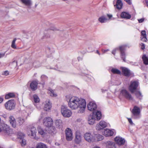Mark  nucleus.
<instances>
[{
	"mask_svg": "<svg viewBox=\"0 0 148 148\" xmlns=\"http://www.w3.org/2000/svg\"><path fill=\"white\" fill-rule=\"evenodd\" d=\"M33 97L34 103H37L40 102V99L37 95H33Z\"/></svg>",
	"mask_w": 148,
	"mask_h": 148,
	"instance_id": "obj_32",
	"label": "nucleus"
},
{
	"mask_svg": "<svg viewBox=\"0 0 148 148\" xmlns=\"http://www.w3.org/2000/svg\"><path fill=\"white\" fill-rule=\"evenodd\" d=\"M41 79L42 81H45L47 80L48 77L46 75H42L41 77Z\"/></svg>",
	"mask_w": 148,
	"mask_h": 148,
	"instance_id": "obj_44",
	"label": "nucleus"
},
{
	"mask_svg": "<svg viewBox=\"0 0 148 148\" xmlns=\"http://www.w3.org/2000/svg\"><path fill=\"white\" fill-rule=\"evenodd\" d=\"M36 148H47L45 144L42 143H38L37 145Z\"/></svg>",
	"mask_w": 148,
	"mask_h": 148,
	"instance_id": "obj_33",
	"label": "nucleus"
},
{
	"mask_svg": "<svg viewBox=\"0 0 148 148\" xmlns=\"http://www.w3.org/2000/svg\"><path fill=\"white\" fill-rule=\"evenodd\" d=\"M142 58L144 63L145 65H148V58L145 55H143Z\"/></svg>",
	"mask_w": 148,
	"mask_h": 148,
	"instance_id": "obj_34",
	"label": "nucleus"
},
{
	"mask_svg": "<svg viewBox=\"0 0 148 148\" xmlns=\"http://www.w3.org/2000/svg\"><path fill=\"white\" fill-rule=\"evenodd\" d=\"M4 105L6 110L10 111L14 109L16 103L14 100H10L6 102Z\"/></svg>",
	"mask_w": 148,
	"mask_h": 148,
	"instance_id": "obj_4",
	"label": "nucleus"
},
{
	"mask_svg": "<svg viewBox=\"0 0 148 148\" xmlns=\"http://www.w3.org/2000/svg\"><path fill=\"white\" fill-rule=\"evenodd\" d=\"M132 117L133 119H138L141 117L140 110V108L137 106H135L132 111Z\"/></svg>",
	"mask_w": 148,
	"mask_h": 148,
	"instance_id": "obj_2",
	"label": "nucleus"
},
{
	"mask_svg": "<svg viewBox=\"0 0 148 148\" xmlns=\"http://www.w3.org/2000/svg\"><path fill=\"white\" fill-rule=\"evenodd\" d=\"M127 47V45H123L120 46L119 47V49L120 51L121 57L123 60L124 62H126L125 60V53L124 50L125 48Z\"/></svg>",
	"mask_w": 148,
	"mask_h": 148,
	"instance_id": "obj_10",
	"label": "nucleus"
},
{
	"mask_svg": "<svg viewBox=\"0 0 148 148\" xmlns=\"http://www.w3.org/2000/svg\"><path fill=\"white\" fill-rule=\"evenodd\" d=\"M144 18H142L138 20V21L139 23H142L144 21Z\"/></svg>",
	"mask_w": 148,
	"mask_h": 148,
	"instance_id": "obj_55",
	"label": "nucleus"
},
{
	"mask_svg": "<svg viewBox=\"0 0 148 148\" xmlns=\"http://www.w3.org/2000/svg\"><path fill=\"white\" fill-rule=\"evenodd\" d=\"M108 16L109 18H110L112 17V15L111 14H108Z\"/></svg>",
	"mask_w": 148,
	"mask_h": 148,
	"instance_id": "obj_57",
	"label": "nucleus"
},
{
	"mask_svg": "<svg viewBox=\"0 0 148 148\" xmlns=\"http://www.w3.org/2000/svg\"><path fill=\"white\" fill-rule=\"evenodd\" d=\"M30 131L31 132V136L35 138L36 136V128L32 126L30 128Z\"/></svg>",
	"mask_w": 148,
	"mask_h": 148,
	"instance_id": "obj_27",
	"label": "nucleus"
},
{
	"mask_svg": "<svg viewBox=\"0 0 148 148\" xmlns=\"http://www.w3.org/2000/svg\"><path fill=\"white\" fill-rule=\"evenodd\" d=\"M66 138L67 140L71 141L73 138V133L71 129L67 128L65 130Z\"/></svg>",
	"mask_w": 148,
	"mask_h": 148,
	"instance_id": "obj_11",
	"label": "nucleus"
},
{
	"mask_svg": "<svg viewBox=\"0 0 148 148\" xmlns=\"http://www.w3.org/2000/svg\"><path fill=\"white\" fill-rule=\"evenodd\" d=\"M94 148H100L98 147H95Z\"/></svg>",
	"mask_w": 148,
	"mask_h": 148,
	"instance_id": "obj_64",
	"label": "nucleus"
},
{
	"mask_svg": "<svg viewBox=\"0 0 148 148\" xmlns=\"http://www.w3.org/2000/svg\"><path fill=\"white\" fill-rule=\"evenodd\" d=\"M141 40L143 42H146L147 41V39L146 36L141 37Z\"/></svg>",
	"mask_w": 148,
	"mask_h": 148,
	"instance_id": "obj_46",
	"label": "nucleus"
},
{
	"mask_svg": "<svg viewBox=\"0 0 148 148\" xmlns=\"http://www.w3.org/2000/svg\"><path fill=\"white\" fill-rule=\"evenodd\" d=\"M116 5L117 9H121L122 8L123 3L121 0H117L116 2V5H114V6Z\"/></svg>",
	"mask_w": 148,
	"mask_h": 148,
	"instance_id": "obj_26",
	"label": "nucleus"
},
{
	"mask_svg": "<svg viewBox=\"0 0 148 148\" xmlns=\"http://www.w3.org/2000/svg\"><path fill=\"white\" fill-rule=\"evenodd\" d=\"M87 108L88 110L93 112L96 110L97 106L94 102H90L87 105Z\"/></svg>",
	"mask_w": 148,
	"mask_h": 148,
	"instance_id": "obj_13",
	"label": "nucleus"
},
{
	"mask_svg": "<svg viewBox=\"0 0 148 148\" xmlns=\"http://www.w3.org/2000/svg\"><path fill=\"white\" fill-rule=\"evenodd\" d=\"M55 124L56 127L60 128L63 126L62 121L60 119L56 120L55 121Z\"/></svg>",
	"mask_w": 148,
	"mask_h": 148,
	"instance_id": "obj_21",
	"label": "nucleus"
},
{
	"mask_svg": "<svg viewBox=\"0 0 148 148\" xmlns=\"http://www.w3.org/2000/svg\"><path fill=\"white\" fill-rule=\"evenodd\" d=\"M19 141L22 146H24L26 144V141L24 138L21 139Z\"/></svg>",
	"mask_w": 148,
	"mask_h": 148,
	"instance_id": "obj_42",
	"label": "nucleus"
},
{
	"mask_svg": "<svg viewBox=\"0 0 148 148\" xmlns=\"http://www.w3.org/2000/svg\"><path fill=\"white\" fill-rule=\"evenodd\" d=\"M117 49H118V48H116L113 50L112 51V53L114 55H115L116 54V51Z\"/></svg>",
	"mask_w": 148,
	"mask_h": 148,
	"instance_id": "obj_52",
	"label": "nucleus"
},
{
	"mask_svg": "<svg viewBox=\"0 0 148 148\" xmlns=\"http://www.w3.org/2000/svg\"><path fill=\"white\" fill-rule=\"evenodd\" d=\"M109 51L108 49H107L106 50H105L104 51V52H106L108 51Z\"/></svg>",
	"mask_w": 148,
	"mask_h": 148,
	"instance_id": "obj_62",
	"label": "nucleus"
},
{
	"mask_svg": "<svg viewBox=\"0 0 148 148\" xmlns=\"http://www.w3.org/2000/svg\"><path fill=\"white\" fill-rule=\"evenodd\" d=\"M95 136L97 138L96 140L98 141L101 140L103 138V136L99 134H96Z\"/></svg>",
	"mask_w": 148,
	"mask_h": 148,
	"instance_id": "obj_38",
	"label": "nucleus"
},
{
	"mask_svg": "<svg viewBox=\"0 0 148 148\" xmlns=\"http://www.w3.org/2000/svg\"><path fill=\"white\" fill-rule=\"evenodd\" d=\"M9 121L12 126L14 128L16 127V120L14 116L11 115L9 117Z\"/></svg>",
	"mask_w": 148,
	"mask_h": 148,
	"instance_id": "obj_20",
	"label": "nucleus"
},
{
	"mask_svg": "<svg viewBox=\"0 0 148 148\" xmlns=\"http://www.w3.org/2000/svg\"><path fill=\"white\" fill-rule=\"evenodd\" d=\"M141 37L146 36V32L145 30H143L141 32Z\"/></svg>",
	"mask_w": 148,
	"mask_h": 148,
	"instance_id": "obj_47",
	"label": "nucleus"
},
{
	"mask_svg": "<svg viewBox=\"0 0 148 148\" xmlns=\"http://www.w3.org/2000/svg\"><path fill=\"white\" fill-rule=\"evenodd\" d=\"M145 2L147 6L148 7V0H146Z\"/></svg>",
	"mask_w": 148,
	"mask_h": 148,
	"instance_id": "obj_58",
	"label": "nucleus"
},
{
	"mask_svg": "<svg viewBox=\"0 0 148 148\" xmlns=\"http://www.w3.org/2000/svg\"><path fill=\"white\" fill-rule=\"evenodd\" d=\"M111 72L113 74H121V72L120 71L116 69L112 68L111 70Z\"/></svg>",
	"mask_w": 148,
	"mask_h": 148,
	"instance_id": "obj_35",
	"label": "nucleus"
},
{
	"mask_svg": "<svg viewBox=\"0 0 148 148\" xmlns=\"http://www.w3.org/2000/svg\"><path fill=\"white\" fill-rule=\"evenodd\" d=\"M120 95L123 96L126 99L129 100H132L133 99L131 94L125 89H123L121 90Z\"/></svg>",
	"mask_w": 148,
	"mask_h": 148,
	"instance_id": "obj_6",
	"label": "nucleus"
},
{
	"mask_svg": "<svg viewBox=\"0 0 148 148\" xmlns=\"http://www.w3.org/2000/svg\"><path fill=\"white\" fill-rule=\"evenodd\" d=\"M107 127L106 123L103 121H100L99 123L97 124L96 126V129L97 130H100Z\"/></svg>",
	"mask_w": 148,
	"mask_h": 148,
	"instance_id": "obj_14",
	"label": "nucleus"
},
{
	"mask_svg": "<svg viewBox=\"0 0 148 148\" xmlns=\"http://www.w3.org/2000/svg\"><path fill=\"white\" fill-rule=\"evenodd\" d=\"M129 122V123L131 124V125H133L134 124L132 122V120L130 118H127Z\"/></svg>",
	"mask_w": 148,
	"mask_h": 148,
	"instance_id": "obj_49",
	"label": "nucleus"
},
{
	"mask_svg": "<svg viewBox=\"0 0 148 148\" xmlns=\"http://www.w3.org/2000/svg\"><path fill=\"white\" fill-rule=\"evenodd\" d=\"M140 45L141 46V48L143 50V49H145V45L143 43H141L140 44Z\"/></svg>",
	"mask_w": 148,
	"mask_h": 148,
	"instance_id": "obj_48",
	"label": "nucleus"
},
{
	"mask_svg": "<svg viewBox=\"0 0 148 148\" xmlns=\"http://www.w3.org/2000/svg\"><path fill=\"white\" fill-rule=\"evenodd\" d=\"M109 148H116V145L114 143V144L112 145Z\"/></svg>",
	"mask_w": 148,
	"mask_h": 148,
	"instance_id": "obj_54",
	"label": "nucleus"
},
{
	"mask_svg": "<svg viewBox=\"0 0 148 148\" xmlns=\"http://www.w3.org/2000/svg\"><path fill=\"white\" fill-rule=\"evenodd\" d=\"M22 3L27 7L28 8H30L32 3L31 0H20Z\"/></svg>",
	"mask_w": 148,
	"mask_h": 148,
	"instance_id": "obj_19",
	"label": "nucleus"
},
{
	"mask_svg": "<svg viewBox=\"0 0 148 148\" xmlns=\"http://www.w3.org/2000/svg\"><path fill=\"white\" fill-rule=\"evenodd\" d=\"M121 18L127 19H130L131 17L130 15L125 12H122L121 14Z\"/></svg>",
	"mask_w": 148,
	"mask_h": 148,
	"instance_id": "obj_23",
	"label": "nucleus"
},
{
	"mask_svg": "<svg viewBox=\"0 0 148 148\" xmlns=\"http://www.w3.org/2000/svg\"><path fill=\"white\" fill-rule=\"evenodd\" d=\"M94 119L96 120H99L101 118V113L99 111H95L92 112V115Z\"/></svg>",
	"mask_w": 148,
	"mask_h": 148,
	"instance_id": "obj_17",
	"label": "nucleus"
},
{
	"mask_svg": "<svg viewBox=\"0 0 148 148\" xmlns=\"http://www.w3.org/2000/svg\"><path fill=\"white\" fill-rule=\"evenodd\" d=\"M38 133L43 136L45 135L46 134V131L44 130L40 127L39 126L38 128Z\"/></svg>",
	"mask_w": 148,
	"mask_h": 148,
	"instance_id": "obj_28",
	"label": "nucleus"
},
{
	"mask_svg": "<svg viewBox=\"0 0 148 148\" xmlns=\"http://www.w3.org/2000/svg\"><path fill=\"white\" fill-rule=\"evenodd\" d=\"M123 75L126 77H133L134 76V73L125 67H122L121 68Z\"/></svg>",
	"mask_w": 148,
	"mask_h": 148,
	"instance_id": "obj_7",
	"label": "nucleus"
},
{
	"mask_svg": "<svg viewBox=\"0 0 148 148\" xmlns=\"http://www.w3.org/2000/svg\"><path fill=\"white\" fill-rule=\"evenodd\" d=\"M36 107L38 110H40V106H39L38 107L37 106H36Z\"/></svg>",
	"mask_w": 148,
	"mask_h": 148,
	"instance_id": "obj_61",
	"label": "nucleus"
},
{
	"mask_svg": "<svg viewBox=\"0 0 148 148\" xmlns=\"http://www.w3.org/2000/svg\"><path fill=\"white\" fill-rule=\"evenodd\" d=\"M38 82L35 81H32L30 84V88L33 91L36 90L37 88Z\"/></svg>",
	"mask_w": 148,
	"mask_h": 148,
	"instance_id": "obj_18",
	"label": "nucleus"
},
{
	"mask_svg": "<svg viewBox=\"0 0 148 148\" xmlns=\"http://www.w3.org/2000/svg\"><path fill=\"white\" fill-rule=\"evenodd\" d=\"M25 135L23 134L22 133H20L18 134L17 135V137L18 138L20 139V140L24 138Z\"/></svg>",
	"mask_w": 148,
	"mask_h": 148,
	"instance_id": "obj_43",
	"label": "nucleus"
},
{
	"mask_svg": "<svg viewBox=\"0 0 148 148\" xmlns=\"http://www.w3.org/2000/svg\"><path fill=\"white\" fill-rule=\"evenodd\" d=\"M61 112L62 115L65 117H69L72 114L71 111L67 106H61Z\"/></svg>",
	"mask_w": 148,
	"mask_h": 148,
	"instance_id": "obj_3",
	"label": "nucleus"
},
{
	"mask_svg": "<svg viewBox=\"0 0 148 148\" xmlns=\"http://www.w3.org/2000/svg\"><path fill=\"white\" fill-rule=\"evenodd\" d=\"M114 143H113L111 141H108L105 143L106 147L109 148L112 145L114 144Z\"/></svg>",
	"mask_w": 148,
	"mask_h": 148,
	"instance_id": "obj_39",
	"label": "nucleus"
},
{
	"mask_svg": "<svg viewBox=\"0 0 148 148\" xmlns=\"http://www.w3.org/2000/svg\"><path fill=\"white\" fill-rule=\"evenodd\" d=\"M51 108V103L49 101L46 102L44 107V109L45 111H48L50 110Z\"/></svg>",
	"mask_w": 148,
	"mask_h": 148,
	"instance_id": "obj_25",
	"label": "nucleus"
},
{
	"mask_svg": "<svg viewBox=\"0 0 148 148\" xmlns=\"http://www.w3.org/2000/svg\"><path fill=\"white\" fill-rule=\"evenodd\" d=\"M99 21L101 23H104L106 22L107 19L104 16H102L99 17L98 19Z\"/></svg>",
	"mask_w": 148,
	"mask_h": 148,
	"instance_id": "obj_36",
	"label": "nucleus"
},
{
	"mask_svg": "<svg viewBox=\"0 0 148 148\" xmlns=\"http://www.w3.org/2000/svg\"><path fill=\"white\" fill-rule=\"evenodd\" d=\"M128 4L131 5L132 4V2L130 1V0H124Z\"/></svg>",
	"mask_w": 148,
	"mask_h": 148,
	"instance_id": "obj_53",
	"label": "nucleus"
},
{
	"mask_svg": "<svg viewBox=\"0 0 148 148\" xmlns=\"http://www.w3.org/2000/svg\"><path fill=\"white\" fill-rule=\"evenodd\" d=\"M82 140V136L80 131L77 130L75 132V142L77 144H79Z\"/></svg>",
	"mask_w": 148,
	"mask_h": 148,
	"instance_id": "obj_12",
	"label": "nucleus"
},
{
	"mask_svg": "<svg viewBox=\"0 0 148 148\" xmlns=\"http://www.w3.org/2000/svg\"><path fill=\"white\" fill-rule=\"evenodd\" d=\"M16 39V38H14L12 42L11 47L13 49H16V47L15 45V42Z\"/></svg>",
	"mask_w": 148,
	"mask_h": 148,
	"instance_id": "obj_41",
	"label": "nucleus"
},
{
	"mask_svg": "<svg viewBox=\"0 0 148 148\" xmlns=\"http://www.w3.org/2000/svg\"><path fill=\"white\" fill-rule=\"evenodd\" d=\"M114 140L116 143L119 145H124L125 142L124 138L119 136L116 137L114 138Z\"/></svg>",
	"mask_w": 148,
	"mask_h": 148,
	"instance_id": "obj_16",
	"label": "nucleus"
},
{
	"mask_svg": "<svg viewBox=\"0 0 148 148\" xmlns=\"http://www.w3.org/2000/svg\"><path fill=\"white\" fill-rule=\"evenodd\" d=\"M97 53L99 55H100V53L99 51L98 50H97L96 51Z\"/></svg>",
	"mask_w": 148,
	"mask_h": 148,
	"instance_id": "obj_60",
	"label": "nucleus"
},
{
	"mask_svg": "<svg viewBox=\"0 0 148 148\" xmlns=\"http://www.w3.org/2000/svg\"><path fill=\"white\" fill-rule=\"evenodd\" d=\"M115 132V131L114 129L111 130L106 129L104 130L103 134L106 136H113Z\"/></svg>",
	"mask_w": 148,
	"mask_h": 148,
	"instance_id": "obj_15",
	"label": "nucleus"
},
{
	"mask_svg": "<svg viewBox=\"0 0 148 148\" xmlns=\"http://www.w3.org/2000/svg\"><path fill=\"white\" fill-rule=\"evenodd\" d=\"M15 96V95L14 93L10 92L5 95V98L6 99H8L10 98L14 97Z\"/></svg>",
	"mask_w": 148,
	"mask_h": 148,
	"instance_id": "obj_29",
	"label": "nucleus"
},
{
	"mask_svg": "<svg viewBox=\"0 0 148 148\" xmlns=\"http://www.w3.org/2000/svg\"><path fill=\"white\" fill-rule=\"evenodd\" d=\"M1 126V127H0V132L2 131H4L6 133H9L8 132L9 131L10 129L7 125L2 124Z\"/></svg>",
	"mask_w": 148,
	"mask_h": 148,
	"instance_id": "obj_22",
	"label": "nucleus"
},
{
	"mask_svg": "<svg viewBox=\"0 0 148 148\" xmlns=\"http://www.w3.org/2000/svg\"><path fill=\"white\" fill-rule=\"evenodd\" d=\"M3 100V98L2 97H0V103L2 102Z\"/></svg>",
	"mask_w": 148,
	"mask_h": 148,
	"instance_id": "obj_56",
	"label": "nucleus"
},
{
	"mask_svg": "<svg viewBox=\"0 0 148 148\" xmlns=\"http://www.w3.org/2000/svg\"><path fill=\"white\" fill-rule=\"evenodd\" d=\"M58 29L56 28L54 26L51 25L50 28L45 29V32L48 31V32H50L51 30L53 31H56L58 30Z\"/></svg>",
	"mask_w": 148,
	"mask_h": 148,
	"instance_id": "obj_30",
	"label": "nucleus"
},
{
	"mask_svg": "<svg viewBox=\"0 0 148 148\" xmlns=\"http://www.w3.org/2000/svg\"><path fill=\"white\" fill-rule=\"evenodd\" d=\"M84 137L86 141L90 143L95 141L96 140L94 137L90 133H86L84 135Z\"/></svg>",
	"mask_w": 148,
	"mask_h": 148,
	"instance_id": "obj_9",
	"label": "nucleus"
},
{
	"mask_svg": "<svg viewBox=\"0 0 148 148\" xmlns=\"http://www.w3.org/2000/svg\"><path fill=\"white\" fill-rule=\"evenodd\" d=\"M18 121L19 125H21L23 124L24 120V119L20 117L18 118Z\"/></svg>",
	"mask_w": 148,
	"mask_h": 148,
	"instance_id": "obj_40",
	"label": "nucleus"
},
{
	"mask_svg": "<svg viewBox=\"0 0 148 148\" xmlns=\"http://www.w3.org/2000/svg\"><path fill=\"white\" fill-rule=\"evenodd\" d=\"M135 95L136 97L140 99H142L143 95L140 91L137 90L135 92Z\"/></svg>",
	"mask_w": 148,
	"mask_h": 148,
	"instance_id": "obj_31",
	"label": "nucleus"
},
{
	"mask_svg": "<svg viewBox=\"0 0 148 148\" xmlns=\"http://www.w3.org/2000/svg\"><path fill=\"white\" fill-rule=\"evenodd\" d=\"M139 84L138 82L136 81H131L129 86V90L132 93H133L136 90Z\"/></svg>",
	"mask_w": 148,
	"mask_h": 148,
	"instance_id": "obj_5",
	"label": "nucleus"
},
{
	"mask_svg": "<svg viewBox=\"0 0 148 148\" xmlns=\"http://www.w3.org/2000/svg\"><path fill=\"white\" fill-rule=\"evenodd\" d=\"M44 38H50V36L48 34H47L45 32L44 33Z\"/></svg>",
	"mask_w": 148,
	"mask_h": 148,
	"instance_id": "obj_45",
	"label": "nucleus"
},
{
	"mask_svg": "<svg viewBox=\"0 0 148 148\" xmlns=\"http://www.w3.org/2000/svg\"><path fill=\"white\" fill-rule=\"evenodd\" d=\"M95 120L94 117H93L92 115H89L88 116V123L90 125H93L95 123Z\"/></svg>",
	"mask_w": 148,
	"mask_h": 148,
	"instance_id": "obj_24",
	"label": "nucleus"
},
{
	"mask_svg": "<svg viewBox=\"0 0 148 148\" xmlns=\"http://www.w3.org/2000/svg\"><path fill=\"white\" fill-rule=\"evenodd\" d=\"M48 93L51 97H56L57 96V94L54 93V91L51 89L49 90Z\"/></svg>",
	"mask_w": 148,
	"mask_h": 148,
	"instance_id": "obj_37",
	"label": "nucleus"
},
{
	"mask_svg": "<svg viewBox=\"0 0 148 148\" xmlns=\"http://www.w3.org/2000/svg\"><path fill=\"white\" fill-rule=\"evenodd\" d=\"M105 91H106V90H102V91L103 92H105Z\"/></svg>",
	"mask_w": 148,
	"mask_h": 148,
	"instance_id": "obj_63",
	"label": "nucleus"
},
{
	"mask_svg": "<svg viewBox=\"0 0 148 148\" xmlns=\"http://www.w3.org/2000/svg\"><path fill=\"white\" fill-rule=\"evenodd\" d=\"M5 52L0 53V58L3 57L5 55Z\"/></svg>",
	"mask_w": 148,
	"mask_h": 148,
	"instance_id": "obj_51",
	"label": "nucleus"
},
{
	"mask_svg": "<svg viewBox=\"0 0 148 148\" xmlns=\"http://www.w3.org/2000/svg\"><path fill=\"white\" fill-rule=\"evenodd\" d=\"M2 116L4 117V118H6V116L5 114H3L2 115Z\"/></svg>",
	"mask_w": 148,
	"mask_h": 148,
	"instance_id": "obj_59",
	"label": "nucleus"
},
{
	"mask_svg": "<svg viewBox=\"0 0 148 148\" xmlns=\"http://www.w3.org/2000/svg\"><path fill=\"white\" fill-rule=\"evenodd\" d=\"M9 74V72L8 71H4L3 75H5L6 76H7Z\"/></svg>",
	"mask_w": 148,
	"mask_h": 148,
	"instance_id": "obj_50",
	"label": "nucleus"
},
{
	"mask_svg": "<svg viewBox=\"0 0 148 148\" xmlns=\"http://www.w3.org/2000/svg\"><path fill=\"white\" fill-rule=\"evenodd\" d=\"M66 97L68 102L69 106L72 110H76L79 108L78 113H82L84 112L86 106L85 100L70 95H67Z\"/></svg>",
	"mask_w": 148,
	"mask_h": 148,
	"instance_id": "obj_1",
	"label": "nucleus"
},
{
	"mask_svg": "<svg viewBox=\"0 0 148 148\" xmlns=\"http://www.w3.org/2000/svg\"><path fill=\"white\" fill-rule=\"evenodd\" d=\"M44 125L47 127L52 126L53 124V121L52 119L49 117L45 118L43 120Z\"/></svg>",
	"mask_w": 148,
	"mask_h": 148,
	"instance_id": "obj_8",
	"label": "nucleus"
}]
</instances>
